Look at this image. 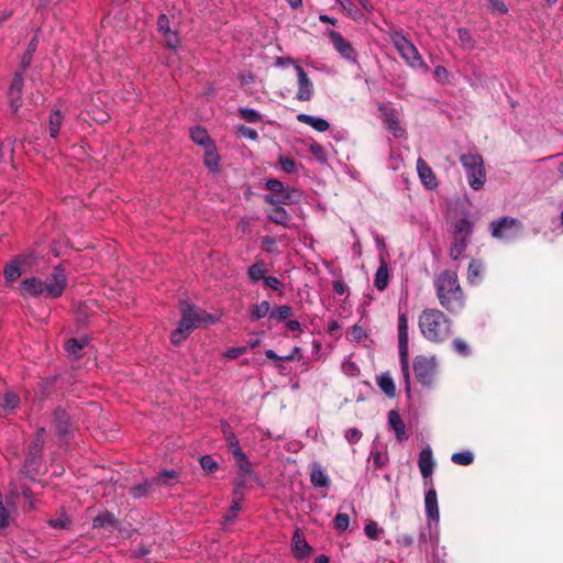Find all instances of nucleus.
Returning a JSON list of instances; mask_svg holds the SVG:
<instances>
[{"instance_id":"1","label":"nucleus","mask_w":563,"mask_h":563,"mask_svg":"<svg viewBox=\"0 0 563 563\" xmlns=\"http://www.w3.org/2000/svg\"><path fill=\"white\" fill-rule=\"evenodd\" d=\"M67 286V277L62 266L54 267L52 274L42 280L37 277L26 278L21 283L23 296L57 298Z\"/></svg>"},{"instance_id":"2","label":"nucleus","mask_w":563,"mask_h":563,"mask_svg":"<svg viewBox=\"0 0 563 563\" xmlns=\"http://www.w3.org/2000/svg\"><path fill=\"white\" fill-rule=\"evenodd\" d=\"M437 295L440 305L450 312H457L464 307L463 291L460 287L457 275L445 271L435 279Z\"/></svg>"},{"instance_id":"3","label":"nucleus","mask_w":563,"mask_h":563,"mask_svg":"<svg viewBox=\"0 0 563 563\" xmlns=\"http://www.w3.org/2000/svg\"><path fill=\"white\" fill-rule=\"evenodd\" d=\"M422 335L431 342H443L451 335L450 319L438 309H424L418 320Z\"/></svg>"},{"instance_id":"4","label":"nucleus","mask_w":563,"mask_h":563,"mask_svg":"<svg viewBox=\"0 0 563 563\" xmlns=\"http://www.w3.org/2000/svg\"><path fill=\"white\" fill-rule=\"evenodd\" d=\"M214 322L216 319L211 314L188 305L183 309L180 322L170 335L172 343L178 345L186 340L192 330Z\"/></svg>"},{"instance_id":"5","label":"nucleus","mask_w":563,"mask_h":563,"mask_svg":"<svg viewBox=\"0 0 563 563\" xmlns=\"http://www.w3.org/2000/svg\"><path fill=\"white\" fill-rule=\"evenodd\" d=\"M460 161L465 169L468 185L474 190L482 189L486 183V173L482 156L474 153H467L463 154Z\"/></svg>"},{"instance_id":"6","label":"nucleus","mask_w":563,"mask_h":563,"mask_svg":"<svg viewBox=\"0 0 563 563\" xmlns=\"http://www.w3.org/2000/svg\"><path fill=\"white\" fill-rule=\"evenodd\" d=\"M391 43L400 54V56L406 60V63L412 68H422L424 70L428 69V66L423 62L421 55L419 54L417 47L413 43L408 40L401 32L395 31L390 35Z\"/></svg>"},{"instance_id":"7","label":"nucleus","mask_w":563,"mask_h":563,"mask_svg":"<svg viewBox=\"0 0 563 563\" xmlns=\"http://www.w3.org/2000/svg\"><path fill=\"white\" fill-rule=\"evenodd\" d=\"M408 320L405 313L398 316V346H399V358L402 376L406 383V389L410 391V371H409V357H408Z\"/></svg>"},{"instance_id":"8","label":"nucleus","mask_w":563,"mask_h":563,"mask_svg":"<svg viewBox=\"0 0 563 563\" xmlns=\"http://www.w3.org/2000/svg\"><path fill=\"white\" fill-rule=\"evenodd\" d=\"M492 235L495 239L511 241L518 238L522 231L520 221L510 217H503L490 223Z\"/></svg>"},{"instance_id":"9","label":"nucleus","mask_w":563,"mask_h":563,"mask_svg":"<svg viewBox=\"0 0 563 563\" xmlns=\"http://www.w3.org/2000/svg\"><path fill=\"white\" fill-rule=\"evenodd\" d=\"M413 372L417 379L426 386L432 385L437 374L435 357L419 355L413 361Z\"/></svg>"},{"instance_id":"10","label":"nucleus","mask_w":563,"mask_h":563,"mask_svg":"<svg viewBox=\"0 0 563 563\" xmlns=\"http://www.w3.org/2000/svg\"><path fill=\"white\" fill-rule=\"evenodd\" d=\"M378 110L380 112V118L383 120L384 125L394 135V137L406 139L407 131L400 122L399 111L397 109L389 108L385 104H379Z\"/></svg>"},{"instance_id":"11","label":"nucleus","mask_w":563,"mask_h":563,"mask_svg":"<svg viewBox=\"0 0 563 563\" xmlns=\"http://www.w3.org/2000/svg\"><path fill=\"white\" fill-rule=\"evenodd\" d=\"M266 188L271 190L272 194L265 196V201L272 206L287 205L294 200L296 194V190L286 188L283 183L277 179H268Z\"/></svg>"},{"instance_id":"12","label":"nucleus","mask_w":563,"mask_h":563,"mask_svg":"<svg viewBox=\"0 0 563 563\" xmlns=\"http://www.w3.org/2000/svg\"><path fill=\"white\" fill-rule=\"evenodd\" d=\"M35 263L34 254L27 253L15 257L4 267L3 274L7 280H16L26 267H31Z\"/></svg>"},{"instance_id":"13","label":"nucleus","mask_w":563,"mask_h":563,"mask_svg":"<svg viewBox=\"0 0 563 563\" xmlns=\"http://www.w3.org/2000/svg\"><path fill=\"white\" fill-rule=\"evenodd\" d=\"M297 74L298 91L296 99L299 101H309L314 95L313 82L300 65H295Z\"/></svg>"},{"instance_id":"14","label":"nucleus","mask_w":563,"mask_h":563,"mask_svg":"<svg viewBox=\"0 0 563 563\" xmlns=\"http://www.w3.org/2000/svg\"><path fill=\"white\" fill-rule=\"evenodd\" d=\"M327 34L332 45L342 57L349 60H355L356 53L349 41H346L339 32L333 30H329Z\"/></svg>"},{"instance_id":"15","label":"nucleus","mask_w":563,"mask_h":563,"mask_svg":"<svg viewBox=\"0 0 563 563\" xmlns=\"http://www.w3.org/2000/svg\"><path fill=\"white\" fill-rule=\"evenodd\" d=\"M417 172L419 175V178L421 179L422 184L429 188L433 189L437 187L438 181L437 177L431 169V167L427 164V162L423 158H418L417 161Z\"/></svg>"},{"instance_id":"16","label":"nucleus","mask_w":563,"mask_h":563,"mask_svg":"<svg viewBox=\"0 0 563 563\" xmlns=\"http://www.w3.org/2000/svg\"><path fill=\"white\" fill-rule=\"evenodd\" d=\"M418 465L423 478H428L432 475L434 468V460L430 448H426L420 452Z\"/></svg>"},{"instance_id":"17","label":"nucleus","mask_w":563,"mask_h":563,"mask_svg":"<svg viewBox=\"0 0 563 563\" xmlns=\"http://www.w3.org/2000/svg\"><path fill=\"white\" fill-rule=\"evenodd\" d=\"M292 552L296 558L303 559L311 553V547L299 530H296L291 542Z\"/></svg>"},{"instance_id":"18","label":"nucleus","mask_w":563,"mask_h":563,"mask_svg":"<svg viewBox=\"0 0 563 563\" xmlns=\"http://www.w3.org/2000/svg\"><path fill=\"white\" fill-rule=\"evenodd\" d=\"M424 506H426L427 517L430 520L438 522L440 514H439V507H438L437 492L433 488L429 489L426 493Z\"/></svg>"},{"instance_id":"19","label":"nucleus","mask_w":563,"mask_h":563,"mask_svg":"<svg viewBox=\"0 0 563 563\" xmlns=\"http://www.w3.org/2000/svg\"><path fill=\"white\" fill-rule=\"evenodd\" d=\"M310 481L317 487H328L330 485L329 476L323 472L321 465L317 462L310 464Z\"/></svg>"},{"instance_id":"20","label":"nucleus","mask_w":563,"mask_h":563,"mask_svg":"<svg viewBox=\"0 0 563 563\" xmlns=\"http://www.w3.org/2000/svg\"><path fill=\"white\" fill-rule=\"evenodd\" d=\"M297 120L301 123H305L318 132H325L329 130L330 124L327 120L305 113H300L297 115Z\"/></svg>"},{"instance_id":"21","label":"nucleus","mask_w":563,"mask_h":563,"mask_svg":"<svg viewBox=\"0 0 563 563\" xmlns=\"http://www.w3.org/2000/svg\"><path fill=\"white\" fill-rule=\"evenodd\" d=\"M118 526L119 522L111 512L100 514L92 521V527L95 529H117Z\"/></svg>"},{"instance_id":"22","label":"nucleus","mask_w":563,"mask_h":563,"mask_svg":"<svg viewBox=\"0 0 563 563\" xmlns=\"http://www.w3.org/2000/svg\"><path fill=\"white\" fill-rule=\"evenodd\" d=\"M23 87V78L21 74H16L11 82L9 89V97L11 101V107L15 110L19 108L20 93Z\"/></svg>"},{"instance_id":"23","label":"nucleus","mask_w":563,"mask_h":563,"mask_svg":"<svg viewBox=\"0 0 563 563\" xmlns=\"http://www.w3.org/2000/svg\"><path fill=\"white\" fill-rule=\"evenodd\" d=\"M388 423L395 431L397 439L402 441L406 438V427L397 411H389Z\"/></svg>"},{"instance_id":"24","label":"nucleus","mask_w":563,"mask_h":563,"mask_svg":"<svg viewBox=\"0 0 563 563\" xmlns=\"http://www.w3.org/2000/svg\"><path fill=\"white\" fill-rule=\"evenodd\" d=\"M54 426L59 435L67 434L69 431V417L65 410L58 409L54 413Z\"/></svg>"},{"instance_id":"25","label":"nucleus","mask_w":563,"mask_h":563,"mask_svg":"<svg viewBox=\"0 0 563 563\" xmlns=\"http://www.w3.org/2000/svg\"><path fill=\"white\" fill-rule=\"evenodd\" d=\"M472 230H473L472 222L466 218L461 219L455 224V228H454V240L466 241V239L471 235Z\"/></svg>"},{"instance_id":"26","label":"nucleus","mask_w":563,"mask_h":563,"mask_svg":"<svg viewBox=\"0 0 563 563\" xmlns=\"http://www.w3.org/2000/svg\"><path fill=\"white\" fill-rule=\"evenodd\" d=\"M267 217L271 221H273L276 224L287 225V222L289 220V214L287 211L282 207V205H275L271 210L267 211Z\"/></svg>"},{"instance_id":"27","label":"nucleus","mask_w":563,"mask_h":563,"mask_svg":"<svg viewBox=\"0 0 563 563\" xmlns=\"http://www.w3.org/2000/svg\"><path fill=\"white\" fill-rule=\"evenodd\" d=\"M388 266L387 263L382 260L380 265L375 274V287L379 290H384L388 285Z\"/></svg>"},{"instance_id":"28","label":"nucleus","mask_w":563,"mask_h":563,"mask_svg":"<svg viewBox=\"0 0 563 563\" xmlns=\"http://www.w3.org/2000/svg\"><path fill=\"white\" fill-rule=\"evenodd\" d=\"M87 345L86 339H69L66 344L65 349L68 353V355L73 356L74 358H78L80 356L81 350Z\"/></svg>"},{"instance_id":"29","label":"nucleus","mask_w":563,"mask_h":563,"mask_svg":"<svg viewBox=\"0 0 563 563\" xmlns=\"http://www.w3.org/2000/svg\"><path fill=\"white\" fill-rule=\"evenodd\" d=\"M23 496L25 498V501L27 504V508L31 510V509H34V500H33V496H32V493H31V489L29 487H25V486H21L20 488L13 484L12 485V488H11V492H10V497L13 498V497H18V496Z\"/></svg>"},{"instance_id":"30","label":"nucleus","mask_w":563,"mask_h":563,"mask_svg":"<svg viewBox=\"0 0 563 563\" xmlns=\"http://www.w3.org/2000/svg\"><path fill=\"white\" fill-rule=\"evenodd\" d=\"M377 384L379 388L384 391L388 397H394L396 395V388L394 380L390 375L383 374L378 377Z\"/></svg>"},{"instance_id":"31","label":"nucleus","mask_w":563,"mask_h":563,"mask_svg":"<svg viewBox=\"0 0 563 563\" xmlns=\"http://www.w3.org/2000/svg\"><path fill=\"white\" fill-rule=\"evenodd\" d=\"M271 306L268 301H262L253 305L250 310V316L253 320H258L266 317L269 313Z\"/></svg>"},{"instance_id":"32","label":"nucleus","mask_w":563,"mask_h":563,"mask_svg":"<svg viewBox=\"0 0 563 563\" xmlns=\"http://www.w3.org/2000/svg\"><path fill=\"white\" fill-rule=\"evenodd\" d=\"M63 115L59 111H55L49 115L48 129L49 135L52 137H56L59 133V129L62 126Z\"/></svg>"},{"instance_id":"33","label":"nucleus","mask_w":563,"mask_h":563,"mask_svg":"<svg viewBox=\"0 0 563 563\" xmlns=\"http://www.w3.org/2000/svg\"><path fill=\"white\" fill-rule=\"evenodd\" d=\"M336 2L346 12V14L354 20H360L362 18L360 9L351 0H336Z\"/></svg>"},{"instance_id":"34","label":"nucleus","mask_w":563,"mask_h":563,"mask_svg":"<svg viewBox=\"0 0 563 563\" xmlns=\"http://www.w3.org/2000/svg\"><path fill=\"white\" fill-rule=\"evenodd\" d=\"M190 136H191L192 141L199 145L206 146L209 144V141H210L207 131L199 126L191 129Z\"/></svg>"},{"instance_id":"35","label":"nucleus","mask_w":563,"mask_h":563,"mask_svg":"<svg viewBox=\"0 0 563 563\" xmlns=\"http://www.w3.org/2000/svg\"><path fill=\"white\" fill-rule=\"evenodd\" d=\"M451 460L454 464L466 466L473 463L474 455L471 451H463L454 453Z\"/></svg>"},{"instance_id":"36","label":"nucleus","mask_w":563,"mask_h":563,"mask_svg":"<svg viewBox=\"0 0 563 563\" xmlns=\"http://www.w3.org/2000/svg\"><path fill=\"white\" fill-rule=\"evenodd\" d=\"M70 523L71 521L65 512H60L57 518L48 520V525L54 529H68Z\"/></svg>"},{"instance_id":"37","label":"nucleus","mask_w":563,"mask_h":563,"mask_svg":"<svg viewBox=\"0 0 563 563\" xmlns=\"http://www.w3.org/2000/svg\"><path fill=\"white\" fill-rule=\"evenodd\" d=\"M205 164L211 172H216L218 169L219 156L212 148H208L206 151Z\"/></svg>"},{"instance_id":"38","label":"nucleus","mask_w":563,"mask_h":563,"mask_svg":"<svg viewBox=\"0 0 563 563\" xmlns=\"http://www.w3.org/2000/svg\"><path fill=\"white\" fill-rule=\"evenodd\" d=\"M19 405V397L12 393V391H8L4 394L3 396V401L1 404V406L3 407V409L5 410H14Z\"/></svg>"},{"instance_id":"39","label":"nucleus","mask_w":563,"mask_h":563,"mask_svg":"<svg viewBox=\"0 0 563 563\" xmlns=\"http://www.w3.org/2000/svg\"><path fill=\"white\" fill-rule=\"evenodd\" d=\"M291 314H292L291 308L287 305H284V306H278L276 309H274L271 312L269 317L282 321V320H286Z\"/></svg>"},{"instance_id":"40","label":"nucleus","mask_w":563,"mask_h":563,"mask_svg":"<svg viewBox=\"0 0 563 563\" xmlns=\"http://www.w3.org/2000/svg\"><path fill=\"white\" fill-rule=\"evenodd\" d=\"M483 265L479 262L472 261L468 265V280L474 284L481 277Z\"/></svg>"},{"instance_id":"41","label":"nucleus","mask_w":563,"mask_h":563,"mask_svg":"<svg viewBox=\"0 0 563 563\" xmlns=\"http://www.w3.org/2000/svg\"><path fill=\"white\" fill-rule=\"evenodd\" d=\"M457 36L465 48L472 49L474 47V40L466 29H459Z\"/></svg>"},{"instance_id":"42","label":"nucleus","mask_w":563,"mask_h":563,"mask_svg":"<svg viewBox=\"0 0 563 563\" xmlns=\"http://www.w3.org/2000/svg\"><path fill=\"white\" fill-rule=\"evenodd\" d=\"M365 534L372 539V540H377L380 536V533L383 532V529L378 527L377 522L375 521H369L365 528Z\"/></svg>"},{"instance_id":"43","label":"nucleus","mask_w":563,"mask_h":563,"mask_svg":"<svg viewBox=\"0 0 563 563\" xmlns=\"http://www.w3.org/2000/svg\"><path fill=\"white\" fill-rule=\"evenodd\" d=\"M265 268L263 264H254L249 268V276L252 280L257 282L264 277Z\"/></svg>"},{"instance_id":"44","label":"nucleus","mask_w":563,"mask_h":563,"mask_svg":"<svg viewBox=\"0 0 563 563\" xmlns=\"http://www.w3.org/2000/svg\"><path fill=\"white\" fill-rule=\"evenodd\" d=\"M466 247V241H463V240H455L454 244L452 245L451 250H450V256L453 258V260H457L462 256V254L464 253V250Z\"/></svg>"},{"instance_id":"45","label":"nucleus","mask_w":563,"mask_h":563,"mask_svg":"<svg viewBox=\"0 0 563 563\" xmlns=\"http://www.w3.org/2000/svg\"><path fill=\"white\" fill-rule=\"evenodd\" d=\"M453 347H454L455 352L459 353L462 356H468L470 355V352H471L470 346L462 339H455L453 341Z\"/></svg>"},{"instance_id":"46","label":"nucleus","mask_w":563,"mask_h":563,"mask_svg":"<svg viewBox=\"0 0 563 563\" xmlns=\"http://www.w3.org/2000/svg\"><path fill=\"white\" fill-rule=\"evenodd\" d=\"M241 117L247 122L255 123L261 121V114L253 109H241Z\"/></svg>"},{"instance_id":"47","label":"nucleus","mask_w":563,"mask_h":563,"mask_svg":"<svg viewBox=\"0 0 563 563\" xmlns=\"http://www.w3.org/2000/svg\"><path fill=\"white\" fill-rule=\"evenodd\" d=\"M200 465L208 473H212L218 468L217 462L209 455H205L200 459Z\"/></svg>"},{"instance_id":"48","label":"nucleus","mask_w":563,"mask_h":563,"mask_svg":"<svg viewBox=\"0 0 563 563\" xmlns=\"http://www.w3.org/2000/svg\"><path fill=\"white\" fill-rule=\"evenodd\" d=\"M350 525V518L346 514H338L334 519V526L338 530H346Z\"/></svg>"},{"instance_id":"49","label":"nucleus","mask_w":563,"mask_h":563,"mask_svg":"<svg viewBox=\"0 0 563 563\" xmlns=\"http://www.w3.org/2000/svg\"><path fill=\"white\" fill-rule=\"evenodd\" d=\"M309 148H310L311 154L317 159H319L320 162H325L327 155H325V151L322 145L314 142V143L310 144Z\"/></svg>"},{"instance_id":"50","label":"nucleus","mask_w":563,"mask_h":563,"mask_svg":"<svg viewBox=\"0 0 563 563\" xmlns=\"http://www.w3.org/2000/svg\"><path fill=\"white\" fill-rule=\"evenodd\" d=\"M165 42H166V45L170 48H176L178 46V43H179V37L177 35L176 32L174 31H168L164 34H162Z\"/></svg>"},{"instance_id":"51","label":"nucleus","mask_w":563,"mask_h":563,"mask_svg":"<svg viewBox=\"0 0 563 563\" xmlns=\"http://www.w3.org/2000/svg\"><path fill=\"white\" fill-rule=\"evenodd\" d=\"M279 164L282 168L288 174L294 173L296 169V162L289 157L280 156Z\"/></svg>"},{"instance_id":"52","label":"nucleus","mask_w":563,"mask_h":563,"mask_svg":"<svg viewBox=\"0 0 563 563\" xmlns=\"http://www.w3.org/2000/svg\"><path fill=\"white\" fill-rule=\"evenodd\" d=\"M177 476V473L173 470L170 471H164L159 473L155 478L154 482L161 483V484H168L170 479L175 478Z\"/></svg>"},{"instance_id":"53","label":"nucleus","mask_w":563,"mask_h":563,"mask_svg":"<svg viewBox=\"0 0 563 563\" xmlns=\"http://www.w3.org/2000/svg\"><path fill=\"white\" fill-rule=\"evenodd\" d=\"M228 442H229V445L232 448L233 454L236 457H239L240 460H244L245 455L243 454V452L239 448L238 439L235 438V435L228 437Z\"/></svg>"},{"instance_id":"54","label":"nucleus","mask_w":563,"mask_h":563,"mask_svg":"<svg viewBox=\"0 0 563 563\" xmlns=\"http://www.w3.org/2000/svg\"><path fill=\"white\" fill-rule=\"evenodd\" d=\"M238 132L241 136H244L250 140H256L258 137V134L254 129L247 128L245 125H240L238 128Z\"/></svg>"},{"instance_id":"55","label":"nucleus","mask_w":563,"mask_h":563,"mask_svg":"<svg viewBox=\"0 0 563 563\" xmlns=\"http://www.w3.org/2000/svg\"><path fill=\"white\" fill-rule=\"evenodd\" d=\"M490 4V9L499 14H505L508 11L507 5L503 0H487Z\"/></svg>"},{"instance_id":"56","label":"nucleus","mask_w":563,"mask_h":563,"mask_svg":"<svg viewBox=\"0 0 563 563\" xmlns=\"http://www.w3.org/2000/svg\"><path fill=\"white\" fill-rule=\"evenodd\" d=\"M361 438H362V432L360 430H357L356 428H350L345 432V439L350 443H356L357 441H360Z\"/></svg>"},{"instance_id":"57","label":"nucleus","mask_w":563,"mask_h":563,"mask_svg":"<svg viewBox=\"0 0 563 563\" xmlns=\"http://www.w3.org/2000/svg\"><path fill=\"white\" fill-rule=\"evenodd\" d=\"M148 487H150V483L148 482H145L144 484H140V485H136L134 486L132 489H131V494L139 498V497H143L144 495H146L147 490H148Z\"/></svg>"},{"instance_id":"58","label":"nucleus","mask_w":563,"mask_h":563,"mask_svg":"<svg viewBox=\"0 0 563 563\" xmlns=\"http://www.w3.org/2000/svg\"><path fill=\"white\" fill-rule=\"evenodd\" d=\"M157 27H158V31L164 34L168 31H170V27H169V20L168 18L165 15V14H161L158 20H157Z\"/></svg>"},{"instance_id":"59","label":"nucleus","mask_w":563,"mask_h":563,"mask_svg":"<svg viewBox=\"0 0 563 563\" xmlns=\"http://www.w3.org/2000/svg\"><path fill=\"white\" fill-rule=\"evenodd\" d=\"M241 510V505L239 501H234V504L230 507L228 514L224 517L225 522H231L234 520L236 514Z\"/></svg>"},{"instance_id":"60","label":"nucleus","mask_w":563,"mask_h":563,"mask_svg":"<svg viewBox=\"0 0 563 563\" xmlns=\"http://www.w3.org/2000/svg\"><path fill=\"white\" fill-rule=\"evenodd\" d=\"M43 430H41L37 434H36V439L35 441L33 442L32 446H31V454H36L37 452H40V450L42 449V445H43Z\"/></svg>"},{"instance_id":"61","label":"nucleus","mask_w":563,"mask_h":563,"mask_svg":"<svg viewBox=\"0 0 563 563\" xmlns=\"http://www.w3.org/2000/svg\"><path fill=\"white\" fill-rule=\"evenodd\" d=\"M264 283L266 287L272 288L274 290H279L282 288L280 280L273 276L265 277Z\"/></svg>"},{"instance_id":"62","label":"nucleus","mask_w":563,"mask_h":563,"mask_svg":"<svg viewBox=\"0 0 563 563\" xmlns=\"http://www.w3.org/2000/svg\"><path fill=\"white\" fill-rule=\"evenodd\" d=\"M245 352H246L245 346L232 347L225 352V356L229 358H238L240 355L244 354Z\"/></svg>"},{"instance_id":"63","label":"nucleus","mask_w":563,"mask_h":563,"mask_svg":"<svg viewBox=\"0 0 563 563\" xmlns=\"http://www.w3.org/2000/svg\"><path fill=\"white\" fill-rule=\"evenodd\" d=\"M351 335L354 340L361 341L363 338H365V332L363 328L358 325H354L351 331Z\"/></svg>"},{"instance_id":"64","label":"nucleus","mask_w":563,"mask_h":563,"mask_svg":"<svg viewBox=\"0 0 563 563\" xmlns=\"http://www.w3.org/2000/svg\"><path fill=\"white\" fill-rule=\"evenodd\" d=\"M276 65L280 66V67H287L289 65H292L295 67V65H297V64L290 57H277L276 58Z\"/></svg>"}]
</instances>
